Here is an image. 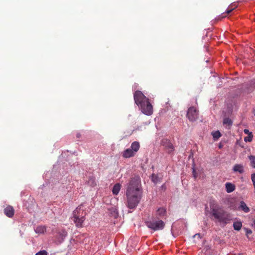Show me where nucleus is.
<instances>
[{"mask_svg":"<svg viewBox=\"0 0 255 255\" xmlns=\"http://www.w3.org/2000/svg\"><path fill=\"white\" fill-rule=\"evenodd\" d=\"M139 146V143L138 142L134 141L132 143L130 148L135 153H136L138 150Z\"/></svg>","mask_w":255,"mask_h":255,"instance_id":"obj_17","label":"nucleus"},{"mask_svg":"<svg viewBox=\"0 0 255 255\" xmlns=\"http://www.w3.org/2000/svg\"><path fill=\"white\" fill-rule=\"evenodd\" d=\"M140 179L136 177L132 178L129 181L127 190L128 206L133 209L137 206L141 196Z\"/></svg>","mask_w":255,"mask_h":255,"instance_id":"obj_1","label":"nucleus"},{"mask_svg":"<svg viewBox=\"0 0 255 255\" xmlns=\"http://www.w3.org/2000/svg\"><path fill=\"white\" fill-rule=\"evenodd\" d=\"M135 153L131 148H128L125 150L123 153V157L129 158L133 156Z\"/></svg>","mask_w":255,"mask_h":255,"instance_id":"obj_11","label":"nucleus"},{"mask_svg":"<svg viewBox=\"0 0 255 255\" xmlns=\"http://www.w3.org/2000/svg\"><path fill=\"white\" fill-rule=\"evenodd\" d=\"M242 227V223L240 221H236L234 223L233 227L235 230L239 231Z\"/></svg>","mask_w":255,"mask_h":255,"instance_id":"obj_20","label":"nucleus"},{"mask_svg":"<svg viewBox=\"0 0 255 255\" xmlns=\"http://www.w3.org/2000/svg\"><path fill=\"white\" fill-rule=\"evenodd\" d=\"M88 184L92 187H94L96 185V182L94 178H90L88 181Z\"/></svg>","mask_w":255,"mask_h":255,"instance_id":"obj_23","label":"nucleus"},{"mask_svg":"<svg viewBox=\"0 0 255 255\" xmlns=\"http://www.w3.org/2000/svg\"><path fill=\"white\" fill-rule=\"evenodd\" d=\"M35 255H47V253L45 251H41L36 254Z\"/></svg>","mask_w":255,"mask_h":255,"instance_id":"obj_26","label":"nucleus"},{"mask_svg":"<svg viewBox=\"0 0 255 255\" xmlns=\"http://www.w3.org/2000/svg\"><path fill=\"white\" fill-rule=\"evenodd\" d=\"M249 158L251 162V166L255 168V156L250 155L249 156Z\"/></svg>","mask_w":255,"mask_h":255,"instance_id":"obj_22","label":"nucleus"},{"mask_svg":"<svg viewBox=\"0 0 255 255\" xmlns=\"http://www.w3.org/2000/svg\"><path fill=\"white\" fill-rule=\"evenodd\" d=\"M87 214L86 207L85 204H81L79 206L73 211L72 220L78 228L83 227V223L85 220V217Z\"/></svg>","mask_w":255,"mask_h":255,"instance_id":"obj_3","label":"nucleus"},{"mask_svg":"<svg viewBox=\"0 0 255 255\" xmlns=\"http://www.w3.org/2000/svg\"><path fill=\"white\" fill-rule=\"evenodd\" d=\"M162 144L168 153H171L174 150V146L169 140L163 139L162 141Z\"/></svg>","mask_w":255,"mask_h":255,"instance_id":"obj_8","label":"nucleus"},{"mask_svg":"<svg viewBox=\"0 0 255 255\" xmlns=\"http://www.w3.org/2000/svg\"><path fill=\"white\" fill-rule=\"evenodd\" d=\"M254 227L255 228V220L254 221Z\"/></svg>","mask_w":255,"mask_h":255,"instance_id":"obj_32","label":"nucleus"},{"mask_svg":"<svg viewBox=\"0 0 255 255\" xmlns=\"http://www.w3.org/2000/svg\"><path fill=\"white\" fill-rule=\"evenodd\" d=\"M151 179L152 181L154 183H157L158 182L157 176L155 174L152 175Z\"/></svg>","mask_w":255,"mask_h":255,"instance_id":"obj_25","label":"nucleus"},{"mask_svg":"<svg viewBox=\"0 0 255 255\" xmlns=\"http://www.w3.org/2000/svg\"><path fill=\"white\" fill-rule=\"evenodd\" d=\"M210 208L212 211L213 216L220 222L226 224L230 220V216L221 210H219L216 204L214 203L211 204Z\"/></svg>","mask_w":255,"mask_h":255,"instance_id":"obj_4","label":"nucleus"},{"mask_svg":"<svg viewBox=\"0 0 255 255\" xmlns=\"http://www.w3.org/2000/svg\"><path fill=\"white\" fill-rule=\"evenodd\" d=\"M254 114L255 115V108L254 109Z\"/></svg>","mask_w":255,"mask_h":255,"instance_id":"obj_33","label":"nucleus"},{"mask_svg":"<svg viewBox=\"0 0 255 255\" xmlns=\"http://www.w3.org/2000/svg\"><path fill=\"white\" fill-rule=\"evenodd\" d=\"M110 211L111 215L114 218H117L118 216V212L116 206L112 207Z\"/></svg>","mask_w":255,"mask_h":255,"instance_id":"obj_19","label":"nucleus"},{"mask_svg":"<svg viewBox=\"0 0 255 255\" xmlns=\"http://www.w3.org/2000/svg\"><path fill=\"white\" fill-rule=\"evenodd\" d=\"M67 235V232L65 231H63L62 233V237H65Z\"/></svg>","mask_w":255,"mask_h":255,"instance_id":"obj_30","label":"nucleus"},{"mask_svg":"<svg viewBox=\"0 0 255 255\" xmlns=\"http://www.w3.org/2000/svg\"><path fill=\"white\" fill-rule=\"evenodd\" d=\"M233 170L235 172H239L242 174L244 171V167L243 164H236L234 166Z\"/></svg>","mask_w":255,"mask_h":255,"instance_id":"obj_10","label":"nucleus"},{"mask_svg":"<svg viewBox=\"0 0 255 255\" xmlns=\"http://www.w3.org/2000/svg\"><path fill=\"white\" fill-rule=\"evenodd\" d=\"M135 103L140 108L141 112L150 116L153 113V107L147 98L140 91H136L133 94Z\"/></svg>","mask_w":255,"mask_h":255,"instance_id":"obj_2","label":"nucleus"},{"mask_svg":"<svg viewBox=\"0 0 255 255\" xmlns=\"http://www.w3.org/2000/svg\"><path fill=\"white\" fill-rule=\"evenodd\" d=\"M212 135L214 140L215 141L217 140L221 136V134L219 130L213 132L212 133Z\"/></svg>","mask_w":255,"mask_h":255,"instance_id":"obj_21","label":"nucleus"},{"mask_svg":"<svg viewBox=\"0 0 255 255\" xmlns=\"http://www.w3.org/2000/svg\"><path fill=\"white\" fill-rule=\"evenodd\" d=\"M4 213L7 217L12 218L14 214V210L12 206L8 205L4 209Z\"/></svg>","mask_w":255,"mask_h":255,"instance_id":"obj_9","label":"nucleus"},{"mask_svg":"<svg viewBox=\"0 0 255 255\" xmlns=\"http://www.w3.org/2000/svg\"><path fill=\"white\" fill-rule=\"evenodd\" d=\"M146 226L149 229L153 231L162 230L165 226L164 222L159 218H156L152 216L149 218L145 222Z\"/></svg>","mask_w":255,"mask_h":255,"instance_id":"obj_5","label":"nucleus"},{"mask_svg":"<svg viewBox=\"0 0 255 255\" xmlns=\"http://www.w3.org/2000/svg\"><path fill=\"white\" fill-rule=\"evenodd\" d=\"M121 188V185L120 183L116 184L112 189L113 194L115 195H117L119 194Z\"/></svg>","mask_w":255,"mask_h":255,"instance_id":"obj_14","label":"nucleus"},{"mask_svg":"<svg viewBox=\"0 0 255 255\" xmlns=\"http://www.w3.org/2000/svg\"><path fill=\"white\" fill-rule=\"evenodd\" d=\"M237 5L236 4H232L230 5L226 10L225 13L222 14V17H225L227 16V14L231 13L236 7Z\"/></svg>","mask_w":255,"mask_h":255,"instance_id":"obj_12","label":"nucleus"},{"mask_svg":"<svg viewBox=\"0 0 255 255\" xmlns=\"http://www.w3.org/2000/svg\"><path fill=\"white\" fill-rule=\"evenodd\" d=\"M187 116L190 121H195L198 117V112L196 108L190 107L188 110Z\"/></svg>","mask_w":255,"mask_h":255,"instance_id":"obj_6","label":"nucleus"},{"mask_svg":"<svg viewBox=\"0 0 255 255\" xmlns=\"http://www.w3.org/2000/svg\"><path fill=\"white\" fill-rule=\"evenodd\" d=\"M239 209L243 211L245 213H248L250 212L249 208L244 201L241 202Z\"/></svg>","mask_w":255,"mask_h":255,"instance_id":"obj_15","label":"nucleus"},{"mask_svg":"<svg viewBox=\"0 0 255 255\" xmlns=\"http://www.w3.org/2000/svg\"><path fill=\"white\" fill-rule=\"evenodd\" d=\"M244 133H246V134H248V135H249V134H252V132H250V131H249V129H245L244 130Z\"/></svg>","mask_w":255,"mask_h":255,"instance_id":"obj_29","label":"nucleus"},{"mask_svg":"<svg viewBox=\"0 0 255 255\" xmlns=\"http://www.w3.org/2000/svg\"><path fill=\"white\" fill-rule=\"evenodd\" d=\"M253 137V134H249L247 136L245 137L244 140L246 142H251L252 141Z\"/></svg>","mask_w":255,"mask_h":255,"instance_id":"obj_24","label":"nucleus"},{"mask_svg":"<svg viewBox=\"0 0 255 255\" xmlns=\"http://www.w3.org/2000/svg\"><path fill=\"white\" fill-rule=\"evenodd\" d=\"M246 230V235L248 236L249 234H251L252 233V231L251 230L247 228L245 229Z\"/></svg>","mask_w":255,"mask_h":255,"instance_id":"obj_28","label":"nucleus"},{"mask_svg":"<svg viewBox=\"0 0 255 255\" xmlns=\"http://www.w3.org/2000/svg\"><path fill=\"white\" fill-rule=\"evenodd\" d=\"M226 189L228 193H231L235 189V186L234 184L231 183H226Z\"/></svg>","mask_w":255,"mask_h":255,"instance_id":"obj_13","label":"nucleus"},{"mask_svg":"<svg viewBox=\"0 0 255 255\" xmlns=\"http://www.w3.org/2000/svg\"><path fill=\"white\" fill-rule=\"evenodd\" d=\"M35 231L36 233L43 234L46 232V228L45 226H39L35 228Z\"/></svg>","mask_w":255,"mask_h":255,"instance_id":"obj_18","label":"nucleus"},{"mask_svg":"<svg viewBox=\"0 0 255 255\" xmlns=\"http://www.w3.org/2000/svg\"><path fill=\"white\" fill-rule=\"evenodd\" d=\"M166 215V210L164 207L158 208L153 214V216L159 218L160 219L164 218Z\"/></svg>","mask_w":255,"mask_h":255,"instance_id":"obj_7","label":"nucleus"},{"mask_svg":"<svg viewBox=\"0 0 255 255\" xmlns=\"http://www.w3.org/2000/svg\"><path fill=\"white\" fill-rule=\"evenodd\" d=\"M232 124L233 122L230 119L226 118L224 119L223 125L226 128H229L232 125Z\"/></svg>","mask_w":255,"mask_h":255,"instance_id":"obj_16","label":"nucleus"},{"mask_svg":"<svg viewBox=\"0 0 255 255\" xmlns=\"http://www.w3.org/2000/svg\"><path fill=\"white\" fill-rule=\"evenodd\" d=\"M251 179L253 183L254 186L255 188V173H253L251 175Z\"/></svg>","mask_w":255,"mask_h":255,"instance_id":"obj_27","label":"nucleus"},{"mask_svg":"<svg viewBox=\"0 0 255 255\" xmlns=\"http://www.w3.org/2000/svg\"><path fill=\"white\" fill-rule=\"evenodd\" d=\"M193 175H194L195 178H196V176L195 174V170L194 169H193Z\"/></svg>","mask_w":255,"mask_h":255,"instance_id":"obj_31","label":"nucleus"}]
</instances>
